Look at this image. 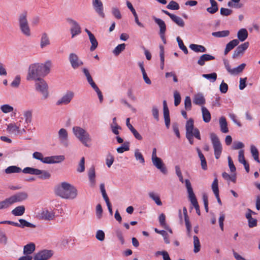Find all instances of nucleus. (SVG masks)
<instances>
[{"mask_svg":"<svg viewBox=\"0 0 260 260\" xmlns=\"http://www.w3.org/2000/svg\"><path fill=\"white\" fill-rule=\"evenodd\" d=\"M24 116L26 123H30L32 119V111L27 110L24 112Z\"/></svg>","mask_w":260,"mask_h":260,"instance_id":"bf43d9fd","label":"nucleus"},{"mask_svg":"<svg viewBox=\"0 0 260 260\" xmlns=\"http://www.w3.org/2000/svg\"><path fill=\"white\" fill-rule=\"evenodd\" d=\"M19 221L20 223L15 222V223L17 225H15V226L21 227L22 228H23L25 226L29 227V228H35L36 227V225H35L31 223H30L23 219H20L19 220Z\"/></svg>","mask_w":260,"mask_h":260,"instance_id":"72a5a7b5","label":"nucleus"},{"mask_svg":"<svg viewBox=\"0 0 260 260\" xmlns=\"http://www.w3.org/2000/svg\"><path fill=\"white\" fill-rule=\"evenodd\" d=\"M83 71L86 77L88 82L91 85V86L92 87V88L97 93L99 98V100H100V102H102L103 100L102 92L100 91V90L99 89L98 87L96 86L95 83L94 82L88 70L86 69H84Z\"/></svg>","mask_w":260,"mask_h":260,"instance_id":"6e6552de","label":"nucleus"},{"mask_svg":"<svg viewBox=\"0 0 260 260\" xmlns=\"http://www.w3.org/2000/svg\"><path fill=\"white\" fill-rule=\"evenodd\" d=\"M1 109L4 113H8L13 111V107L9 105L6 104L2 106Z\"/></svg>","mask_w":260,"mask_h":260,"instance_id":"e2e57ef3","label":"nucleus"},{"mask_svg":"<svg viewBox=\"0 0 260 260\" xmlns=\"http://www.w3.org/2000/svg\"><path fill=\"white\" fill-rule=\"evenodd\" d=\"M73 97V93L72 92H68L61 99L56 102L57 105H67L69 104Z\"/></svg>","mask_w":260,"mask_h":260,"instance_id":"a211bd4d","label":"nucleus"},{"mask_svg":"<svg viewBox=\"0 0 260 260\" xmlns=\"http://www.w3.org/2000/svg\"><path fill=\"white\" fill-rule=\"evenodd\" d=\"M239 43V40L234 39L228 43L224 50V55L227 54L229 52L232 50L235 47L237 46Z\"/></svg>","mask_w":260,"mask_h":260,"instance_id":"c85d7f7f","label":"nucleus"},{"mask_svg":"<svg viewBox=\"0 0 260 260\" xmlns=\"http://www.w3.org/2000/svg\"><path fill=\"white\" fill-rule=\"evenodd\" d=\"M72 130L74 136L80 141H81V127L78 126H75L73 127Z\"/></svg>","mask_w":260,"mask_h":260,"instance_id":"09e8293b","label":"nucleus"},{"mask_svg":"<svg viewBox=\"0 0 260 260\" xmlns=\"http://www.w3.org/2000/svg\"><path fill=\"white\" fill-rule=\"evenodd\" d=\"M126 5H127V7L128 8V9L131 10V11L133 13V14L135 17V21L136 23L137 24V25L141 27H144V25L141 22H140L139 21L138 15H137L135 9L134 8L132 4H131V3H130L128 1H127Z\"/></svg>","mask_w":260,"mask_h":260,"instance_id":"4be33fe9","label":"nucleus"},{"mask_svg":"<svg viewBox=\"0 0 260 260\" xmlns=\"http://www.w3.org/2000/svg\"><path fill=\"white\" fill-rule=\"evenodd\" d=\"M215 59V57L208 54H204L201 55L198 61V63L201 66H203L205 64L206 61L214 60Z\"/></svg>","mask_w":260,"mask_h":260,"instance_id":"5701e85b","label":"nucleus"},{"mask_svg":"<svg viewBox=\"0 0 260 260\" xmlns=\"http://www.w3.org/2000/svg\"><path fill=\"white\" fill-rule=\"evenodd\" d=\"M22 172L24 174L37 175L38 173H39V169L31 167H26L22 170Z\"/></svg>","mask_w":260,"mask_h":260,"instance_id":"c03bdc74","label":"nucleus"},{"mask_svg":"<svg viewBox=\"0 0 260 260\" xmlns=\"http://www.w3.org/2000/svg\"><path fill=\"white\" fill-rule=\"evenodd\" d=\"M153 19L159 27V32H166V25L164 21L160 18L153 17Z\"/></svg>","mask_w":260,"mask_h":260,"instance_id":"cd10ccee","label":"nucleus"},{"mask_svg":"<svg viewBox=\"0 0 260 260\" xmlns=\"http://www.w3.org/2000/svg\"><path fill=\"white\" fill-rule=\"evenodd\" d=\"M155 255H161L164 260H171L168 252L166 251H158L156 252Z\"/></svg>","mask_w":260,"mask_h":260,"instance_id":"69168bd1","label":"nucleus"},{"mask_svg":"<svg viewBox=\"0 0 260 260\" xmlns=\"http://www.w3.org/2000/svg\"><path fill=\"white\" fill-rule=\"evenodd\" d=\"M69 59L73 69H76L80 67L81 63L79 60V58L76 54L74 53H70L69 56Z\"/></svg>","mask_w":260,"mask_h":260,"instance_id":"2eb2a0df","label":"nucleus"},{"mask_svg":"<svg viewBox=\"0 0 260 260\" xmlns=\"http://www.w3.org/2000/svg\"><path fill=\"white\" fill-rule=\"evenodd\" d=\"M163 113L165 124L168 128L170 124V113L167 102L165 100L163 101Z\"/></svg>","mask_w":260,"mask_h":260,"instance_id":"f3484780","label":"nucleus"},{"mask_svg":"<svg viewBox=\"0 0 260 260\" xmlns=\"http://www.w3.org/2000/svg\"><path fill=\"white\" fill-rule=\"evenodd\" d=\"M7 130L9 133L13 134L16 132H19V125H16L14 123L9 124L7 126Z\"/></svg>","mask_w":260,"mask_h":260,"instance_id":"37998d69","label":"nucleus"},{"mask_svg":"<svg viewBox=\"0 0 260 260\" xmlns=\"http://www.w3.org/2000/svg\"><path fill=\"white\" fill-rule=\"evenodd\" d=\"M92 6L95 12L100 16L105 17V14L103 11V5L100 0H92Z\"/></svg>","mask_w":260,"mask_h":260,"instance_id":"4468645a","label":"nucleus"},{"mask_svg":"<svg viewBox=\"0 0 260 260\" xmlns=\"http://www.w3.org/2000/svg\"><path fill=\"white\" fill-rule=\"evenodd\" d=\"M58 138L60 142L66 146L67 145V140L68 138V134L67 130L64 128H61L58 132Z\"/></svg>","mask_w":260,"mask_h":260,"instance_id":"b1692460","label":"nucleus"},{"mask_svg":"<svg viewBox=\"0 0 260 260\" xmlns=\"http://www.w3.org/2000/svg\"><path fill=\"white\" fill-rule=\"evenodd\" d=\"M174 105L175 106H178L181 102V95L179 92L175 90L174 91Z\"/></svg>","mask_w":260,"mask_h":260,"instance_id":"4d7b16f0","label":"nucleus"},{"mask_svg":"<svg viewBox=\"0 0 260 260\" xmlns=\"http://www.w3.org/2000/svg\"><path fill=\"white\" fill-rule=\"evenodd\" d=\"M230 31L229 30H222L212 33V35L215 37L221 38L225 37L229 35Z\"/></svg>","mask_w":260,"mask_h":260,"instance_id":"de8ad7c7","label":"nucleus"},{"mask_svg":"<svg viewBox=\"0 0 260 260\" xmlns=\"http://www.w3.org/2000/svg\"><path fill=\"white\" fill-rule=\"evenodd\" d=\"M153 165L161 173L164 174L167 173V169L161 159L159 157H156L151 159Z\"/></svg>","mask_w":260,"mask_h":260,"instance_id":"9b49d317","label":"nucleus"},{"mask_svg":"<svg viewBox=\"0 0 260 260\" xmlns=\"http://www.w3.org/2000/svg\"><path fill=\"white\" fill-rule=\"evenodd\" d=\"M189 48L196 52H205L206 51V48L200 45L192 44L189 45Z\"/></svg>","mask_w":260,"mask_h":260,"instance_id":"e433bc0d","label":"nucleus"},{"mask_svg":"<svg viewBox=\"0 0 260 260\" xmlns=\"http://www.w3.org/2000/svg\"><path fill=\"white\" fill-rule=\"evenodd\" d=\"M129 143L127 142H125L121 146L117 148L116 149V150L118 153H122L125 151L129 150Z\"/></svg>","mask_w":260,"mask_h":260,"instance_id":"5fc2aeb1","label":"nucleus"},{"mask_svg":"<svg viewBox=\"0 0 260 260\" xmlns=\"http://www.w3.org/2000/svg\"><path fill=\"white\" fill-rule=\"evenodd\" d=\"M35 89L42 94V99L46 100L49 97L48 85L43 79L39 78L36 80Z\"/></svg>","mask_w":260,"mask_h":260,"instance_id":"20e7f679","label":"nucleus"},{"mask_svg":"<svg viewBox=\"0 0 260 260\" xmlns=\"http://www.w3.org/2000/svg\"><path fill=\"white\" fill-rule=\"evenodd\" d=\"M42 76L41 74V68L40 67L39 63L31 64L28 68L26 80H37L40 78L39 77Z\"/></svg>","mask_w":260,"mask_h":260,"instance_id":"7ed1b4c3","label":"nucleus"},{"mask_svg":"<svg viewBox=\"0 0 260 260\" xmlns=\"http://www.w3.org/2000/svg\"><path fill=\"white\" fill-rule=\"evenodd\" d=\"M53 255L51 250H42L35 254L34 257V260H47Z\"/></svg>","mask_w":260,"mask_h":260,"instance_id":"9d476101","label":"nucleus"},{"mask_svg":"<svg viewBox=\"0 0 260 260\" xmlns=\"http://www.w3.org/2000/svg\"><path fill=\"white\" fill-rule=\"evenodd\" d=\"M67 21L71 25L70 30L72 38L80 34L81 28L79 24L77 22L70 18H68Z\"/></svg>","mask_w":260,"mask_h":260,"instance_id":"1a4fd4ad","label":"nucleus"},{"mask_svg":"<svg viewBox=\"0 0 260 260\" xmlns=\"http://www.w3.org/2000/svg\"><path fill=\"white\" fill-rule=\"evenodd\" d=\"M248 36V31L245 28L240 29L237 32L238 40L243 42L246 40Z\"/></svg>","mask_w":260,"mask_h":260,"instance_id":"c756f323","label":"nucleus"},{"mask_svg":"<svg viewBox=\"0 0 260 260\" xmlns=\"http://www.w3.org/2000/svg\"><path fill=\"white\" fill-rule=\"evenodd\" d=\"M210 137L213 145L215 157L218 159L222 152V145L217 136L213 133L210 134Z\"/></svg>","mask_w":260,"mask_h":260,"instance_id":"423d86ee","label":"nucleus"},{"mask_svg":"<svg viewBox=\"0 0 260 260\" xmlns=\"http://www.w3.org/2000/svg\"><path fill=\"white\" fill-rule=\"evenodd\" d=\"M184 107L186 110H190L191 108V102L189 96H187L185 97L184 100Z\"/></svg>","mask_w":260,"mask_h":260,"instance_id":"338daca9","label":"nucleus"},{"mask_svg":"<svg viewBox=\"0 0 260 260\" xmlns=\"http://www.w3.org/2000/svg\"><path fill=\"white\" fill-rule=\"evenodd\" d=\"M250 152L254 158V159L257 162H260L258 157V151L255 146L252 145L250 146Z\"/></svg>","mask_w":260,"mask_h":260,"instance_id":"79ce46f5","label":"nucleus"},{"mask_svg":"<svg viewBox=\"0 0 260 260\" xmlns=\"http://www.w3.org/2000/svg\"><path fill=\"white\" fill-rule=\"evenodd\" d=\"M12 204L13 203L10 197L7 198L4 201L0 202V209L7 208Z\"/></svg>","mask_w":260,"mask_h":260,"instance_id":"a18cd8bd","label":"nucleus"},{"mask_svg":"<svg viewBox=\"0 0 260 260\" xmlns=\"http://www.w3.org/2000/svg\"><path fill=\"white\" fill-rule=\"evenodd\" d=\"M28 195L26 192H19L13 196L10 197L12 203L16 202H21L23 200H26L27 198Z\"/></svg>","mask_w":260,"mask_h":260,"instance_id":"aec40b11","label":"nucleus"},{"mask_svg":"<svg viewBox=\"0 0 260 260\" xmlns=\"http://www.w3.org/2000/svg\"><path fill=\"white\" fill-rule=\"evenodd\" d=\"M18 26L21 32L25 37L31 36V30L27 20V13L23 12L18 17Z\"/></svg>","mask_w":260,"mask_h":260,"instance_id":"f03ea898","label":"nucleus"},{"mask_svg":"<svg viewBox=\"0 0 260 260\" xmlns=\"http://www.w3.org/2000/svg\"><path fill=\"white\" fill-rule=\"evenodd\" d=\"M248 46L249 43L247 42L238 46L233 52V58H236L238 56L242 55L244 51L248 48Z\"/></svg>","mask_w":260,"mask_h":260,"instance_id":"f8f14e48","label":"nucleus"},{"mask_svg":"<svg viewBox=\"0 0 260 260\" xmlns=\"http://www.w3.org/2000/svg\"><path fill=\"white\" fill-rule=\"evenodd\" d=\"M202 77L209 80L211 82H214L217 79V74L216 73H212L208 74H203Z\"/></svg>","mask_w":260,"mask_h":260,"instance_id":"864d4df0","label":"nucleus"},{"mask_svg":"<svg viewBox=\"0 0 260 260\" xmlns=\"http://www.w3.org/2000/svg\"><path fill=\"white\" fill-rule=\"evenodd\" d=\"M64 159L63 155L52 156L48 157H43L42 162L45 164H54L61 162Z\"/></svg>","mask_w":260,"mask_h":260,"instance_id":"ddd939ff","label":"nucleus"},{"mask_svg":"<svg viewBox=\"0 0 260 260\" xmlns=\"http://www.w3.org/2000/svg\"><path fill=\"white\" fill-rule=\"evenodd\" d=\"M219 124L221 131L223 133H227L229 129L227 126V122L224 117H221L219 119Z\"/></svg>","mask_w":260,"mask_h":260,"instance_id":"c9c22d12","label":"nucleus"},{"mask_svg":"<svg viewBox=\"0 0 260 260\" xmlns=\"http://www.w3.org/2000/svg\"><path fill=\"white\" fill-rule=\"evenodd\" d=\"M134 156L137 161H138L141 164H144V158L139 149H136L135 150Z\"/></svg>","mask_w":260,"mask_h":260,"instance_id":"4c0bfd02","label":"nucleus"},{"mask_svg":"<svg viewBox=\"0 0 260 260\" xmlns=\"http://www.w3.org/2000/svg\"><path fill=\"white\" fill-rule=\"evenodd\" d=\"M91 44L90 50L91 51H94L98 47V42L94 36L89 38Z\"/></svg>","mask_w":260,"mask_h":260,"instance_id":"6e6d98bb","label":"nucleus"},{"mask_svg":"<svg viewBox=\"0 0 260 260\" xmlns=\"http://www.w3.org/2000/svg\"><path fill=\"white\" fill-rule=\"evenodd\" d=\"M82 144L85 147H90L92 145V139L88 133L82 129Z\"/></svg>","mask_w":260,"mask_h":260,"instance_id":"6ab92c4d","label":"nucleus"},{"mask_svg":"<svg viewBox=\"0 0 260 260\" xmlns=\"http://www.w3.org/2000/svg\"><path fill=\"white\" fill-rule=\"evenodd\" d=\"M177 41L178 43L179 48L184 52L185 54L188 53V50L183 44L182 40L179 37H177Z\"/></svg>","mask_w":260,"mask_h":260,"instance_id":"13d9d810","label":"nucleus"},{"mask_svg":"<svg viewBox=\"0 0 260 260\" xmlns=\"http://www.w3.org/2000/svg\"><path fill=\"white\" fill-rule=\"evenodd\" d=\"M233 12L231 9L228 8H221L220 10V14L223 16H228L230 15Z\"/></svg>","mask_w":260,"mask_h":260,"instance_id":"774afa93","label":"nucleus"},{"mask_svg":"<svg viewBox=\"0 0 260 260\" xmlns=\"http://www.w3.org/2000/svg\"><path fill=\"white\" fill-rule=\"evenodd\" d=\"M8 242V238L6 236V234L0 230V244L6 245Z\"/></svg>","mask_w":260,"mask_h":260,"instance_id":"0e129e2a","label":"nucleus"},{"mask_svg":"<svg viewBox=\"0 0 260 260\" xmlns=\"http://www.w3.org/2000/svg\"><path fill=\"white\" fill-rule=\"evenodd\" d=\"M35 250V244L33 243H29L24 246L23 253L28 255L32 253Z\"/></svg>","mask_w":260,"mask_h":260,"instance_id":"7c9ffc66","label":"nucleus"},{"mask_svg":"<svg viewBox=\"0 0 260 260\" xmlns=\"http://www.w3.org/2000/svg\"><path fill=\"white\" fill-rule=\"evenodd\" d=\"M171 19L178 26L181 27H183L184 26V22L181 18L174 15L171 17Z\"/></svg>","mask_w":260,"mask_h":260,"instance_id":"3c124183","label":"nucleus"},{"mask_svg":"<svg viewBox=\"0 0 260 260\" xmlns=\"http://www.w3.org/2000/svg\"><path fill=\"white\" fill-rule=\"evenodd\" d=\"M245 66V63H242L237 68L232 69V70L230 71V74L234 75H237L243 71Z\"/></svg>","mask_w":260,"mask_h":260,"instance_id":"a19ab883","label":"nucleus"},{"mask_svg":"<svg viewBox=\"0 0 260 260\" xmlns=\"http://www.w3.org/2000/svg\"><path fill=\"white\" fill-rule=\"evenodd\" d=\"M203 119L204 122L207 123L211 120V114L209 110L205 107H202Z\"/></svg>","mask_w":260,"mask_h":260,"instance_id":"f704fd0d","label":"nucleus"},{"mask_svg":"<svg viewBox=\"0 0 260 260\" xmlns=\"http://www.w3.org/2000/svg\"><path fill=\"white\" fill-rule=\"evenodd\" d=\"M55 194L66 199H73L77 196V190L71 184L63 182L55 189Z\"/></svg>","mask_w":260,"mask_h":260,"instance_id":"f257e3e1","label":"nucleus"},{"mask_svg":"<svg viewBox=\"0 0 260 260\" xmlns=\"http://www.w3.org/2000/svg\"><path fill=\"white\" fill-rule=\"evenodd\" d=\"M88 177L91 187H94L95 185V171L93 167H91L88 171Z\"/></svg>","mask_w":260,"mask_h":260,"instance_id":"412c9836","label":"nucleus"},{"mask_svg":"<svg viewBox=\"0 0 260 260\" xmlns=\"http://www.w3.org/2000/svg\"><path fill=\"white\" fill-rule=\"evenodd\" d=\"M40 215L42 219L47 220H52L55 217L54 212L52 210H49L46 208L42 210Z\"/></svg>","mask_w":260,"mask_h":260,"instance_id":"dca6fc26","label":"nucleus"},{"mask_svg":"<svg viewBox=\"0 0 260 260\" xmlns=\"http://www.w3.org/2000/svg\"><path fill=\"white\" fill-rule=\"evenodd\" d=\"M193 120L189 119L186 123V135H194V137L198 140H201L200 131L198 128H194Z\"/></svg>","mask_w":260,"mask_h":260,"instance_id":"0eeeda50","label":"nucleus"},{"mask_svg":"<svg viewBox=\"0 0 260 260\" xmlns=\"http://www.w3.org/2000/svg\"><path fill=\"white\" fill-rule=\"evenodd\" d=\"M197 151L201 160V165L202 168L204 170H206L207 169V165L205 157H204L203 154L202 153L201 151L199 148H197Z\"/></svg>","mask_w":260,"mask_h":260,"instance_id":"473e14b6","label":"nucleus"},{"mask_svg":"<svg viewBox=\"0 0 260 260\" xmlns=\"http://www.w3.org/2000/svg\"><path fill=\"white\" fill-rule=\"evenodd\" d=\"M193 251L194 253H197L200 251L201 249V245L199 239L197 236H194L193 237Z\"/></svg>","mask_w":260,"mask_h":260,"instance_id":"49530a36","label":"nucleus"},{"mask_svg":"<svg viewBox=\"0 0 260 260\" xmlns=\"http://www.w3.org/2000/svg\"><path fill=\"white\" fill-rule=\"evenodd\" d=\"M39 175V178L45 180L49 179L51 177V174L49 172L46 170H41L39 169V173H38V175Z\"/></svg>","mask_w":260,"mask_h":260,"instance_id":"ea45409f","label":"nucleus"},{"mask_svg":"<svg viewBox=\"0 0 260 260\" xmlns=\"http://www.w3.org/2000/svg\"><path fill=\"white\" fill-rule=\"evenodd\" d=\"M167 8L170 10H177L179 9V6L177 2L171 1L167 5Z\"/></svg>","mask_w":260,"mask_h":260,"instance_id":"680f3d73","label":"nucleus"},{"mask_svg":"<svg viewBox=\"0 0 260 260\" xmlns=\"http://www.w3.org/2000/svg\"><path fill=\"white\" fill-rule=\"evenodd\" d=\"M212 189L214 194L219 193L218 179L215 178L212 183Z\"/></svg>","mask_w":260,"mask_h":260,"instance_id":"052dcab7","label":"nucleus"},{"mask_svg":"<svg viewBox=\"0 0 260 260\" xmlns=\"http://www.w3.org/2000/svg\"><path fill=\"white\" fill-rule=\"evenodd\" d=\"M50 41L48 34L46 32H43L41 35L40 40V47L44 48L47 46L50 45Z\"/></svg>","mask_w":260,"mask_h":260,"instance_id":"393cba45","label":"nucleus"},{"mask_svg":"<svg viewBox=\"0 0 260 260\" xmlns=\"http://www.w3.org/2000/svg\"><path fill=\"white\" fill-rule=\"evenodd\" d=\"M185 186L187 189V191L188 194V199L191 202V204L194 207L197 213L200 215V207L198 204L197 200L196 199V196L193 192L191 183L188 179L185 180Z\"/></svg>","mask_w":260,"mask_h":260,"instance_id":"39448f33","label":"nucleus"},{"mask_svg":"<svg viewBox=\"0 0 260 260\" xmlns=\"http://www.w3.org/2000/svg\"><path fill=\"white\" fill-rule=\"evenodd\" d=\"M149 197L152 200H153L157 205H158V206L162 205V203L159 199V196H158L157 195H156L154 192H149Z\"/></svg>","mask_w":260,"mask_h":260,"instance_id":"603ef678","label":"nucleus"},{"mask_svg":"<svg viewBox=\"0 0 260 260\" xmlns=\"http://www.w3.org/2000/svg\"><path fill=\"white\" fill-rule=\"evenodd\" d=\"M125 44L124 43L119 44L113 50V53L114 55L117 56L125 49Z\"/></svg>","mask_w":260,"mask_h":260,"instance_id":"8fccbe9b","label":"nucleus"},{"mask_svg":"<svg viewBox=\"0 0 260 260\" xmlns=\"http://www.w3.org/2000/svg\"><path fill=\"white\" fill-rule=\"evenodd\" d=\"M21 172H22L21 169L16 166H9L5 170V172L7 174L19 173Z\"/></svg>","mask_w":260,"mask_h":260,"instance_id":"2f4dec72","label":"nucleus"},{"mask_svg":"<svg viewBox=\"0 0 260 260\" xmlns=\"http://www.w3.org/2000/svg\"><path fill=\"white\" fill-rule=\"evenodd\" d=\"M193 103L196 105L200 106L204 105L205 103V99L203 94L199 93L194 95L193 99Z\"/></svg>","mask_w":260,"mask_h":260,"instance_id":"a878e982","label":"nucleus"},{"mask_svg":"<svg viewBox=\"0 0 260 260\" xmlns=\"http://www.w3.org/2000/svg\"><path fill=\"white\" fill-rule=\"evenodd\" d=\"M40 67L41 68L42 76H45L50 72L51 62L48 61L45 64L40 63Z\"/></svg>","mask_w":260,"mask_h":260,"instance_id":"bb28decb","label":"nucleus"},{"mask_svg":"<svg viewBox=\"0 0 260 260\" xmlns=\"http://www.w3.org/2000/svg\"><path fill=\"white\" fill-rule=\"evenodd\" d=\"M25 212V207L24 206H19L14 209L12 211V214L14 216L22 215Z\"/></svg>","mask_w":260,"mask_h":260,"instance_id":"58836bf2","label":"nucleus"}]
</instances>
